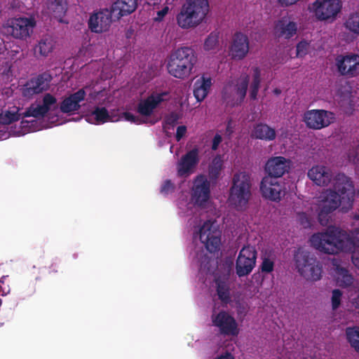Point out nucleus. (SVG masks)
<instances>
[{"instance_id": "f257e3e1", "label": "nucleus", "mask_w": 359, "mask_h": 359, "mask_svg": "<svg viewBox=\"0 0 359 359\" xmlns=\"http://www.w3.org/2000/svg\"><path fill=\"white\" fill-rule=\"evenodd\" d=\"M311 243L316 250L325 254L352 252L359 247V228L348 234L338 227L330 226L326 232L313 234Z\"/></svg>"}, {"instance_id": "f03ea898", "label": "nucleus", "mask_w": 359, "mask_h": 359, "mask_svg": "<svg viewBox=\"0 0 359 359\" xmlns=\"http://www.w3.org/2000/svg\"><path fill=\"white\" fill-rule=\"evenodd\" d=\"M197 62L195 50L189 46H181L172 50L168 57L166 68L168 74L174 78H188Z\"/></svg>"}, {"instance_id": "7ed1b4c3", "label": "nucleus", "mask_w": 359, "mask_h": 359, "mask_svg": "<svg viewBox=\"0 0 359 359\" xmlns=\"http://www.w3.org/2000/svg\"><path fill=\"white\" fill-rule=\"evenodd\" d=\"M209 7L208 0H187L177 15L178 25L184 29L198 26L208 13Z\"/></svg>"}, {"instance_id": "20e7f679", "label": "nucleus", "mask_w": 359, "mask_h": 359, "mask_svg": "<svg viewBox=\"0 0 359 359\" xmlns=\"http://www.w3.org/2000/svg\"><path fill=\"white\" fill-rule=\"evenodd\" d=\"M294 262L297 272L306 280L317 281L320 279L321 264L309 251L299 248L294 254Z\"/></svg>"}, {"instance_id": "39448f33", "label": "nucleus", "mask_w": 359, "mask_h": 359, "mask_svg": "<svg viewBox=\"0 0 359 359\" xmlns=\"http://www.w3.org/2000/svg\"><path fill=\"white\" fill-rule=\"evenodd\" d=\"M250 176L245 172L234 174L230 188L229 201L238 211L245 208L250 199Z\"/></svg>"}, {"instance_id": "423d86ee", "label": "nucleus", "mask_w": 359, "mask_h": 359, "mask_svg": "<svg viewBox=\"0 0 359 359\" xmlns=\"http://www.w3.org/2000/svg\"><path fill=\"white\" fill-rule=\"evenodd\" d=\"M36 25L35 18L32 16L10 18L3 25V33L15 40L26 41L31 37Z\"/></svg>"}, {"instance_id": "0eeeda50", "label": "nucleus", "mask_w": 359, "mask_h": 359, "mask_svg": "<svg viewBox=\"0 0 359 359\" xmlns=\"http://www.w3.org/2000/svg\"><path fill=\"white\" fill-rule=\"evenodd\" d=\"M336 193L341 200L342 212H347L353 208L355 199V188L351 179L343 173L337 174L333 179V189L328 194Z\"/></svg>"}, {"instance_id": "6e6552de", "label": "nucleus", "mask_w": 359, "mask_h": 359, "mask_svg": "<svg viewBox=\"0 0 359 359\" xmlns=\"http://www.w3.org/2000/svg\"><path fill=\"white\" fill-rule=\"evenodd\" d=\"M336 120L335 114L332 111L324 109H312L306 111L303 121L306 126L312 130H321L334 123Z\"/></svg>"}, {"instance_id": "1a4fd4ad", "label": "nucleus", "mask_w": 359, "mask_h": 359, "mask_svg": "<svg viewBox=\"0 0 359 359\" xmlns=\"http://www.w3.org/2000/svg\"><path fill=\"white\" fill-rule=\"evenodd\" d=\"M257 258V252L255 247L245 245L240 250L236 261V272L239 278L250 274Z\"/></svg>"}, {"instance_id": "9d476101", "label": "nucleus", "mask_w": 359, "mask_h": 359, "mask_svg": "<svg viewBox=\"0 0 359 359\" xmlns=\"http://www.w3.org/2000/svg\"><path fill=\"white\" fill-rule=\"evenodd\" d=\"M260 191L264 198L279 202L285 193V183L280 180L264 177L260 183Z\"/></svg>"}, {"instance_id": "9b49d317", "label": "nucleus", "mask_w": 359, "mask_h": 359, "mask_svg": "<svg viewBox=\"0 0 359 359\" xmlns=\"http://www.w3.org/2000/svg\"><path fill=\"white\" fill-rule=\"evenodd\" d=\"M199 240L209 252L215 253L219 249L220 232L208 220L199 229Z\"/></svg>"}, {"instance_id": "f8f14e48", "label": "nucleus", "mask_w": 359, "mask_h": 359, "mask_svg": "<svg viewBox=\"0 0 359 359\" xmlns=\"http://www.w3.org/2000/svg\"><path fill=\"white\" fill-rule=\"evenodd\" d=\"M335 65L341 76L355 77L359 74V55L353 53L339 55L335 59Z\"/></svg>"}, {"instance_id": "ddd939ff", "label": "nucleus", "mask_w": 359, "mask_h": 359, "mask_svg": "<svg viewBox=\"0 0 359 359\" xmlns=\"http://www.w3.org/2000/svg\"><path fill=\"white\" fill-rule=\"evenodd\" d=\"M53 76L48 72H44L35 77H32L22 87V96L32 97L50 88Z\"/></svg>"}, {"instance_id": "4468645a", "label": "nucleus", "mask_w": 359, "mask_h": 359, "mask_svg": "<svg viewBox=\"0 0 359 359\" xmlns=\"http://www.w3.org/2000/svg\"><path fill=\"white\" fill-rule=\"evenodd\" d=\"M212 321L213 325L219 329L220 334L237 336L239 333L236 320L226 311H221L212 316Z\"/></svg>"}, {"instance_id": "2eb2a0df", "label": "nucleus", "mask_w": 359, "mask_h": 359, "mask_svg": "<svg viewBox=\"0 0 359 359\" xmlns=\"http://www.w3.org/2000/svg\"><path fill=\"white\" fill-rule=\"evenodd\" d=\"M114 17L111 9H103L90 15L88 28L92 32L102 33L109 30Z\"/></svg>"}, {"instance_id": "dca6fc26", "label": "nucleus", "mask_w": 359, "mask_h": 359, "mask_svg": "<svg viewBox=\"0 0 359 359\" xmlns=\"http://www.w3.org/2000/svg\"><path fill=\"white\" fill-rule=\"evenodd\" d=\"M291 161L283 156L271 157L265 163L264 171L266 175L280 180L290 169Z\"/></svg>"}, {"instance_id": "f3484780", "label": "nucleus", "mask_w": 359, "mask_h": 359, "mask_svg": "<svg viewBox=\"0 0 359 359\" xmlns=\"http://www.w3.org/2000/svg\"><path fill=\"white\" fill-rule=\"evenodd\" d=\"M210 182L205 176L197 175L194 180L191 189V198L195 204L203 206L210 198Z\"/></svg>"}, {"instance_id": "a211bd4d", "label": "nucleus", "mask_w": 359, "mask_h": 359, "mask_svg": "<svg viewBox=\"0 0 359 359\" xmlns=\"http://www.w3.org/2000/svg\"><path fill=\"white\" fill-rule=\"evenodd\" d=\"M313 7L315 14L320 20H327L334 17L341 9L339 0H316Z\"/></svg>"}, {"instance_id": "6ab92c4d", "label": "nucleus", "mask_w": 359, "mask_h": 359, "mask_svg": "<svg viewBox=\"0 0 359 359\" xmlns=\"http://www.w3.org/2000/svg\"><path fill=\"white\" fill-rule=\"evenodd\" d=\"M199 161L197 148H194L187 152L177 163L178 176L181 177L189 176L194 172Z\"/></svg>"}, {"instance_id": "aec40b11", "label": "nucleus", "mask_w": 359, "mask_h": 359, "mask_svg": "<svg viewBox=\"0 0 359 359\" xmlns=\"http://www.w3.org/2000/svg\"><path fill=\"white\" fill-rule=\"evenodd\" d=\"M249 50V40L246 35L241 32H236L233 36L229 48L231 58L241 60L245 57Z\"/></svg>"}, {"instance_id": "412c9836", "label": "nucleus", "mask_w": 359, "mask_h": 359, "mask_svg": "<svg viewBox=\"0 0 359 359\" xmlns=\"http://www.w3.org/2000/svg\"><path fill=\"white\" fill-rule=\"evenodd\" d=\"M86 93L83 88L70 94L64 98L60 105V110L62 113H74L81 108L80 103L85 100Z\"/></svg>"}, {"instance_id": "4be33fe9", "label": "nucleus", "mask_w": 359, "mask_h": 359, "mask_svg": "<svg viewBox=\"0 0 359 359\" xmlns=\"http://www.w3.org/2000/svg\"><path fill=\"white\" fill-rule=\"evenodd\" d=\"M167 95L168 93L163 92L149 95L146 99L139 102L137 111L142 116H151L158 104L164 100L163 96Z\"/></svg>"}, {"instance_id": "5701e85b", "label": "nucleus", "mask_w": 359, "mask_h": 359, "mask_svg": "<svg viewBox=\"0 0 359 359\" xmlns=\"http://www.w3.org/2000/svg\"><path fill=\"white\" fill-rule=\"evenodd\" d=\"M308 177L318 186H327L332 181V175L328 167L316 165L309 170Z\"/></svg>"}, {"instance_id": "b1692460", "label": "nucleus", "mask_w": 359, "mask_h": 359, "mask_svg": "<svg viewBox=\"0 0 359 359\" xmlns=\"http://www.w3.org/2000/svg\"><path fill=\"white\" fill-rule=\"evenodd\" d=\"M138 0H116L110 8L115 19L130 15L137 7Z\"/></svg>"}, {"instance_id": "393cba45", "label": "nucleus", "mask_w": 359, "mask_h": 359, "mask_svg": "<svg viewBox=\"0 0 359 359\" xmlns=\"http://www.w3.org/2000/svg\"><path fill=\"white\" fill-rule=\"evenodd\" d=\"M275 31L279 37L291 39L297 34V24L287 17H283L275 25Z\"/></svg>"}, {"instance_id": "a878e982", "label": "nucleus", "mask_w": 359, "mask_h": 359, "mask_svg": "<svg viewBox=\"0 0 359 359\" xmlns=\"http://www.w3.org/2000/svg\"><path fill=\"white\" fill-rule=\"evenodd\" d=\"M211 86V78L204 75L195 81L194 84V95L197 102L204 100L209 93Z\"/></svg>"}, {"instance_id": "bb28decb", "label": "nucleus", "mask_w": 359, "mask_h": 359, "mask_svg": "<svg viewBox=\"0 0 359 359\" xmlns=\"http://www.w3.org/2000/svg\"><path fill=\"white\" fill-rule=\"evenodd\" d=\"M55 47V41L50 36H45L40 39L34 48L36 57H46L50 55Z\"/></svg>"}, {"instance_id": "cd10ccee", "label": "nucleus", "mask_w": 359, "mask_h": 359, "mask_svg": "<svg viewBox=\"0 0 359 359\" xmlns=\"http://www.w3.org/2000/svg\"><path fill=\"white\" fill-rule=\"evenodd\" d=\"M252 136L265 141H272L276 139V130L266 123H259L254 127Z\"/></svg>"}, {"instance_id": "c85d7f7f", "label": "nucleus", "mask_w": 359, "mask_h": 359, "mask_svg": "<svg viewBox=\"0 0 359 359\" xmlns=\"http://www.w3.org/2000/svg\"><path fill=\"white\" fill-rule=\"evenodd\" d=\"M337 196L336 193L327 194L325 196V200L323 201L319 206V212L331 214L338 208H341V210H342L341 201Z\"/></svg>"}, {"instance_id": "c756f323", "label": "nucleus", "mask_w": 359, "mask_h": 359, "mask_svg": "<svg viewBox=\"0 0 359 359\" xmlns=\"http://www.w3.org/2000/svg\"><path fill=\"white\" fill-rule=\"evenodd\" d=\"M48 11L55 18L61 21L62 18L67 11V4L65 0H48L46 2Z\"/></svg>"}, {"instance_id": "7c9ffc66", "label": "nucleus", "mask_w": 359, "mask_h": 359, "mask_svg": "<svg viewBox=\"0 0 359 359\" xmlns=\"http://www.w3.org/2000/svg\"><path fill=\"white\" fill-rule=\"evenodd\" d=\"M345 335L351 348L359 354V327H347L345 329Z\"/></svg>"}, {"instance_id": "2f4dec72", "label": "nucleus", "mask_w": 359, "mask_h": 359, "mask_svg": "<svg viewBox=\"0 0 359 359\" xmlns=\"http://www.w3.org/2000/svg\"><path fill=\"white\" fill-rule=\"evenodd\" d=\"M216 291L219 299L224 304H229L231 301L230 287L228 283L219 279H215Z\"/></svg>"}, {"instance_id": "473e14b6", "label": "nucleus", "mask_w": 359, "mask_h": 359, "mask_svg": "<svg viewBox=\"0 0 359 359\" xmlns=\"http://www.w3.org/2000/svg\"><path fill=\"white\" fill-rule=\"evenodd\" d=\"M344 25L351 33L359 35V12L348 15Z\"/></svg>"}, {"instance_id": "72a5a7b5", "label": "nucleus", "mask_w": 359, "mask_h": 359, "mask_svg": "<svg viewBox=\"0 0 359 359\" xmlns=\"http://www.w3.org/2000/svg\"><path fill=\"white\" fill-rule=\"evenodd\" d=\"M253 81L250 86V97L252 100H256L261 83V70L259 67H253Z\"/></svg>"}, {"instance_id": "f704fd0d", "label": "nucleus", "mask_w": 359, "mask_h": 359, "mask_svg": "<svg viewBox=\"0 0 359 359\" xmlns=\"http://www.w3.org/2000/svg\"><path fill=\"white\" fill-rule=\"evenodd\" d=\"M337 284L341 287H348L353 284V278L348 273V270L343 267L337 268Z\"/></svg>"}, {"instance_id": "c9c22d12", "label": "nucleus", "mask_w": 359, "mask_h": 359, "mask_svg": "<svg viewBox=\"0 0 359 359\" xmlns=\"http://www.w3.org/2000/svg\"><path fill=\"white\" fill-rule=\"evenodd\" d=\"M222 161L219 156L215 157L209 166V176L212 180H216L220 174Z\"/></svg>"}, {"instance_id": "e433bc0d", "label": "nucleus", "mask_w": 359, "mask_h": 359, "mask_svg": "<svg viewBox=\"0 0 359 359\" xmlns=\"http://www.w3.org/2000/svg\"><path fill=\"white\" fill-rule=\"evenodd\" d=\"M97 124L104 123L109 120V114L105 107H96L91 113Z\"/></svg>"}, {"instance_id": "4c0bfd02", "label": "nucleus", "mask_w": 359, "mask_h": 359, "mask_svg": "<svg viewBox=\"0 0 359 359\" xmlns=\"http://www.w3.org/2000/svg\"><path fill=\"white\" fill-rule=\"evenodd\" d=\"M47 111L41 106V104H32L24 113L25 116H33L35 118L43 117L46 115Z\"/></svg>"}, {"instance_id": "58836bf2", "label": "nucleus", "mask_w": 359, "mask_h": 359, "mask_svg": "<svg viewBox=\"0 0 359 359\" xmlns=\"http://www.w3.org/2000/svg\"><path fill=\"white\" fill-rule=\"evenodd\" d=\"M20 114L18 111H6L4 114L0 116V123L4 125H9L13 122L17 121L20 119Z\"/></svg>"}, {"instance_id": "ea45409f", "label": "nucleus", "mask_w": 359, "mask_h": 359, "mask_svg": "<svg viewBox=\"0 0 359 359\" xmlns=\"http://www.w3.org/2000/svg\"><path fill=\"white\" fill-rule=\"evenodd\" d=\"M219 43V34L217 32H212L205 39L204 43V49L205 50H211L215 49Z\"/></svg>"}, {"instance_id": "a19ab883", "label": "nucleus", "mask_w": 359, "mask_h": 359, "mask_svg": "<svg viewBox=\"0 0 359 359\" xmlns=\"http://www.w3.org/2000/svg\"><path fill=\"white\" fill-rule=\"evenodd\" d=\"M310 49V43L306 40L300 41L296 46V55L297 57L306 56Z\"/></svg>"}, {"instance_id": "79ce46f5", "label": "nucleus", "mask_w": 359, "mask_h": 359, "mask_svg": "<svg viewBox=\"0 0 359 359\" xmlns=\"http://www.w3.org/2000/svg\"><path fill=\"white\" fill-rule=\"evenodd\" d=\"M249 83V77L248 75H245L242 81L238 84L236 87V93L240 97V100L242 101L245 97L246 91L248 89Z\"/></svg>"}, {"instance_id": "37998d69", "label": "nucleus", "mask_w": 359, "mask_h": 359, "mask_svg": "<svg viewBox=\"0 0 359 359\" xmlns=\"http://www.w3.org/2000/svg\"><path fill=\"white\" fill-rule=\"evenodd\" d=\"M11 292L8 276L0 277V296H6Z\"/></svg>"}, {"instance_id": "c03bdc74", "label": "nucleus", "mask_w": 359, "mask_h": 359, "mask_svg": "<svg viewBox=\"0 0 359 359\" xmlns=\"http://www.w3.org/2000/svg\"><path fill=\"white\" fill-rule=\"evenodd\" d=\"M57 102V99L55 96H53L50 93H46L42 100L41 106L44 108L45 110L48 111L50 110L51 106L55 104Z\"/></svg>"}, {"instance_id": "a18cd8bd", "label": "nucleus", "mask_w": 359, "mask_h": 359, "mask_svg": "<svg viewBox=\"0 0 359 359\" xmlns=\"http://www.w3.org/2000/svg\"><path fill=\"white\" fill-rule=\"evenodd\" d=\"M178 116L176 114L172 113L165 119L163 128L165 130H172L177 123Z\"/></svg>"}, {"instance_id": "49530a36", "label": "nucleus", "mask_w": 359, "mask_h": 359, "mask_svg": "<svg viewBox=\"0 0 359 359\" xmlns=\"http://www.w3.org/2000/svg\"><path fill=\"white\" fill-rule=\"evenodd\" d=\"M175 191V184L170 180H166L161 186L160 192L163 196Z\"/></svg>"}, {"instance_id": "de8ad7c7", "label": "nucleus", "mask_w": 359, "mask_h": 359, "mask_svg": "<svg viewBox=\"0 0 359 359\" xmlns=\"http://www.w3.org/2000/svg\"><path fill=\"white\" fill-rule=\"evenodd\" d=\"M342 292L339 289H334L332 291V309H337L339 307L341 304V298Z\"/></svg>"}, {"instance_id": "09e8293b", "label": "nucleus", "mask_w": 359, "mask_h": 359, "mask_svg": "<svg viewBox=\"0 0 359 359\" xmlns=\"http://www.w3.org/2000/svg\"><path fill=\"white\" fill-rule=\"evenodd\" d=\"M274 263L269 258H264L261 264V271L263 273H271L273 270Z\"/></svg>"}, {"instance_id": "8fccbe9b", "label": "nucleus", "mask_w": 359, "mask_h": 359, "mask_svg": "<svg viewBox=\"0 0 359 359\" xmlns=\"http://www.w3.org/2000/svg\"><path fill=\"white\" fill-rule=\"evenodd\" d=\"M348 160L359 167V147L348 151Z\"/></svg>"}, {"instance_id": "3c124183", "label": "nucleus", "mask_w": 359, "mask_h": 359, "mask_svg": "<svg viewBox=\"0 0 359 359\" xmlns=\"http://www.w3.org/2000/svg\"><path fill=\"white\" fill-rule=\"evenodd\" d=\"M318 219L319 223L323 226H326L328 224L330 219V213H323L321 212H318Z\"/></svg>"}, {"instance_id": "603ef678", "label": "nucleus", "mask_w": 359, "mask_h": 359, "mask_svg": "<svg viewBox=\"0 0 359 359\" xmlns=\"http://www.w3.org/2000/svg\"><path fill=\"white\" fill-rule=\"evenodd\" d=\"M123 117L126 121H130L132 123H135L136 124H139L140 123V118L135 116L131 112H125L123 113Z\"/></svg>"}, {"instance_id": "864d4df0", "label": "nucleus", "mask_w": 359, "mask_h": 359, "mask_svg": "<svg viewBox=\"0 0 359 359\" xmlns=\"http://www.w3.org/2000/svg\"><path fill=\"white\" fill-rule=\"evenodd\" d=\"M187 133V127L185 126H180L177 128L176 140L180 141Z\"/></svg>"}, {"instance_id": "5fc2aeb1", "label": "nucleus", "mask_w": 359, "mask_h": 359, "mask_svg": "<svg viewBox=\"0 0 359 359\" xmlns=\"http://www.w3.org/2000/svg\"><path fill=\"white\" fill-rule=\"evenodd\" d=\"M221 142L222 136L218 134H216L212 139V149L213 151L217 150Z\"/></svg>"}, {"instance_id": "6e6d98bb", "label": "nucleus", "mask_w": 359, "mask_h": 359, "mask_svg": "<svg viewBox=\"0 0 359 359\" xmlns=\"http://www.w3.org/2000/svg\"><path fill=\"white\" fill-rule=\"evenodd\" d=\"M168 7L165 6L161 11H159L157 13L158 16H157L156 19L158 20H162L163 18L165 16V15H166L168 13Z\"/></svg>"}, {"instance_id": "4d7b16f0", "label": "nucleus", "mask_w": 359, "mask_h": 359, "mask_svg": "<svg viewBox=\"0 0 359 359\" xmlns=\"http://www.w3.org/2000/svg\"><path fill=\"white\" fill-rule=\"evenodd\" d=\"M298 0H279L282 5L290 6L295 4Z\"/></svg>"}, {"instance_id": "13d9d810", "label": "nucleus", "mask_w": 359, "mask_h": 359, "mask_svg": "<svg viewBox=\"0 0 359 359\" xmlns=\"http://www.w3.org/2000/svg\"><path fill=\"white\" fill-rule=\"evenodd\" d=\"M216 359H234V358L231 354L227 353L224 355L219 356Z\"/></svg>"}, {"instance_id": "bf43d9fd", "label": "nucleus", "mask_w": 359, "mask_h": 359, "mask_svg": "<svg viewBox=\"0 0 359 359\" xmlns=\"http://www.w3.org/2000/svg\"><path fill=\"white\" fill-rule=\"evenodd\" d=\"M6 136H7V132L4 130L0 129V140L6 138Z\"/></svg>"}, {"instance_id": "052dcab7", "label": "nucleus", "mask_w": 359, "mask_h": 359, "mask_svg": "<svg viewBox=\"0 0 359 359\" xmlns=\"http://www.w3.org/2000/svg\"><path fill=\"white\" fill-rule=\"evenodd\" d=\"M353 262L359 269V258L358 257H353Z\"/></svg>"}, {"instance_id": "680f3d73", "label": "nucleus", "mask_w": 359, "mask_h": 359, "mask_svg": "<svg viewBox=\"0 0 359 359\" xmlns=\"http://www.w3.org/2000/svg\"><path fill=\"white\" fill-rule=\"evenodd\" d=\"M231 120H229V122H228V125H227V128H226V130L227 132L229 133H232V130H231Z\"/></svg>"}, {"instance_id": "e2e57ef3", "label": "nucleus", "mask_w": 359, "mask_h": 359, "mask_svg": "<svg viewBox=\"0 0 359 359\" xmlns=\"http://www.w3.org/2000/svg\"><path fill=\"white\" fill-rule=\"evenodd\" d=\"M273 93L275 94V95H280L281 93V90L280 88H275L273 90Z\"/></svg>"}, {"instance_id": "0e129e2a", "label": "nucleus", "mask_w": 359, "mask_h": 359, "mask_svg": "<svg viewBox=\"0 0 359 359\" xmlns=\"http://www.w3.org/2000/svg\"><path fill=\"white\" fill-rule=\"evenodd\" d=\"M300 219H302V224H304V221H303L304 219H306V222L309 223V221L307 219V217H306V215L305 213H302V215H300Z\"/></svg>"}, {"instance_id": "69168bd1", "label": "nucleus", "mask_w": 359, "mask_h": 359, "mask_svg": "<svg viewBox=\"0 0 359 359\" xmlns=\"http://www.w3.org/2000/svg\"><path fill=\"white\" fill-rule=\"evenodd\" d=\"M57 266L54 264H52L50 266V269H52L53 272H57V270L56 269Z\"/></svg>"}, {"instance_id": "338daca9", "label": "nucleus", "mask_w": 359, "mask_h": 359, "mask_svg": "<svg viewBox=\"0 0 359 359\" xmlns=\"http://www.w3.org/2000/svg\"><path fill=\"white\" fill-rule=\"evenodd\" d=\"M357 306L359 308V295L358 297L357 301H356Z\"/></svg>"}, {"instance_id": "774afa93", "label": "nucleus", "mask_w": 359, "mask_h": 359, "mask_svg": "<svg viewBox=\"0 0 359 359\" xmlns=\"http://www.w3.org/2000/svg\"><path fill=\"white\" fill-rule=\"evenodd\" d=\"M2 303H3V301H2V299L0 298V306H1Z\"/></svg>"}]
</instances>
